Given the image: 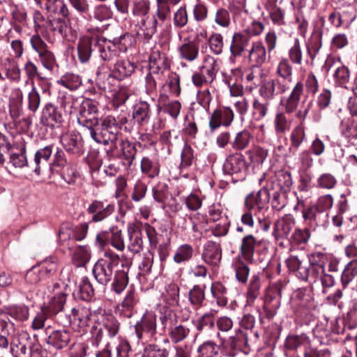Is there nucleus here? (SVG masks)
<instances>
[{"instance_id":"obj_1","label":"nucleus","mask_w":357,"mask_h":357,"mask_svg":"<svg viewBox=\"0 0 357 357\" xmlns=\"http://www.w3.org/2000/svg\"><path fill=\"white\" fill-rule=\"evenodd\" d=\"M119 255L111 250H105L103 255L93 266V275L96 281L107 285L114 278L112 288L116 294H121L128 284V268L116 271L114 275V268L119 263Z\"/></svg>"},{"instance_id":"obj_2","label":"nucleus","mask_w":357,"mask_h":357,"mask_svg":"<svg viewBox=\"0 0 357 357\" xmlns=\"http://www.w3.org/2000/svg\"><path fill=\"white\" fill-rule=\"evenodd\" d=\"M303 93V84L301 82H297L289 94L281 98L280 105L284 112H278L275 117L274 125L277 133H284L290 128V122L287 120L286 114L296 112V117L301 122L304 121L306 119L312 102L303 103L301 108L298 109Z\"/></svg>"},{"instance_id":"obj_3","label":"nucleus","mask_w":357,"mask_h":357,"mask_svg":"<svg viewBox=\"0 0 357 357\" xmlns=\"http://www.w3.org/2000/svg\"><path fill=\"white\" fill-rule=\"evenodd\" d=\"M276 77L265 82L259 88V95L266 100L289 91L293 79V68L289 59L282 58L276 68Z\"/></svg>"},{"instance_id":"obj_4","label":"nucleus","mask_w":357,"mask_h":357,"mask_svg":"<svg viewBox=\"0 0 357 357\" xmlns=\"http://www.w3.org/2000/svg\"><path fill=\"white\" fill-rule=\"evenodd\" d=\"M126 122V119L118 121L114 116H107L100 122L97 121V125L93 126L89 130L90 136L97 143L109 144H115L119 139L121 132V125Z\"/></svg>"},{"instance_id":"obj_5","label":"nucleus","mask_w":357,"mask_h":357,"mask_svg":"<svg viewBox=\"0 0 357 357\" xmlns=\"http://www.w3.org/2000/svg\"><path fill=\"white\" fill-rule=\"evenodd\" d=\"M77 122L79 125L86 127L89 131L97 125L98 113V102L86 98L79 104Z\"/></svg>"},{"instance_id":"obj_6","label":"nucleus","mask_w":357,"mask_h":357,"mask_svg":"<svg viewBox=\"0 0 357 357\" xmlns=\"http://www.w3.org/2000/svg\"><path fill=\"white\" fill-rule=\"evenodd\" d=\"M164 328L169 331V337L174 344L183 341L190 334V328L181 324H177V316L174 312L166 313L160 317Z\"/></svg>"},{"instance_id":"obj_7","label":"nucleus","mask_w":357,"mask_h":357,"mask_svg":"<svg viewBox=\"0 0 357 357\" xmlns=\"http://www.w3.org/2000/svg\"><path fill=\"white\" fill-rule=\"evenodd\" d=\"M30 43L33 50L38 54V59L43 66L52 71L56 63V59L45 42L39 35L35 34L31 37Z\"/></svg>"},{"instance_id":"obj_8","label":"nucleus","mask_w":357,"mask_h":357,"mask_svg":"<svg viewBox=\"0 0 357 357\" xmlns=\"http://www.w3.org/2000/svg\"><path fill=\"white\" fill-rule=\"evenodd\" d=\"M38 350V347L32 345L26 333L15 337L10 344V351L14 357H35Z\"/></svg>"},{"instance_id":"obj_9","label":"nucleus","mask_w":357,"mask_h":357,"mask_svg":"<svg viewBox=\"0 0 357 357\" xmlns=\"http://www.w3.org/2000/svg\"><path fill=\"white\" fill-rule=\"evenodd\" d=\"M129 38L128 34H123L112 41L107 40L105 37L98 35L97 52L103 61H109L116 59L119 55L116 44L121 43Z\"/></svg>"},{"instance_id":"obj_10","label":"nucleus","mask_w":357,"mask_h":357,"mask_svg":"<svg viewBox=\"0 0 357 357\" xmlns=\"http://www.w3.org/2000/svg\"><path fill=\"white\" fill-rule=\"evenodd\" d=\"M170 61L165 53L158 50H153L149 56L150 71L158 75V79L166 78L167 73H169Z\"/></svg>"},{"instance_id":"obj_11","label":"nucleus","mask_w":357,"mask_h":357,"mask_svg":"<svg viewBox=\"0 0 357 357\" xmlns=\"http://www.w3.org/2000/svg\"><path fill=\"white\" fill-rule=\"evenodd\" d=\"M98 34H89L82 36L77 43L78 58L81 63H87L93 52H97Z\"/></svg>"},{"instance_id":"obj_12","label":"nucleus","mask_w":357,"mask_h":357,"mask_svg":"<svg viewBox=\"0 0 357 357\" xmlns=\"http://www.w3.org/2000/svg\"><path fill=\"white\" fill-rule=\"evenodd\" d=\"M234 119L233 110L229 107H220L215 109L209 119V128L213 132L221 126H229Z\"/></svg>"},{"instance_id":"obj_13","label":"nucleus","mask_w":357,"mask_h":357,"mask_svg":"<svg viewBox=\"0 0 357 357\" xmlns=\"http://www.w3.org/2000/svg\"><path fill=\"white\" fill-rule=\"evenodd\" d=\"M114 211V205L106 202L95 199L88 206L86 212L92 215L91 221L101 222L111 215Z\"/></svg>"},{"instance_id":"obj_14","label":"nucleus","mask_w":357,"mask_h":357,"mask_svg":"<svg viewBox=\"0 0 357 357\" xmlns=\"http://www.w3.org/2000/svg\"><path fill=\"white\" fill-rule=\"evenodd\" d=\"M61 142L65 150L71 154L81 155L84 153V142L79 133L66 132L61 135Z\"/></svg>"},{"instance_id":"obj_15","label":"nucleus","mask_w":357,"mask_h":357,"mask_svg":"<svg viewBox=\"0 0 357 357\" xmlns=\"http://www.w3.org/2000/svg\"><path fill=\"white\" fill-rule=\"evenodd\" d=\"M71 316L73 328L78 332H84L89 326L91 316V310L85 306L77 305L72 309Z\"/></svg>"},{"instance_id":"obj_16","label":"nucleus","mask_w":357,"mask_h":357,"mask_svg":"<svg viewBox=\"0 0 357 357\" xmlns=\"http://www.w3.org/2000/svg\"><path fill=\"white\" fill-rule=\"evenodd\" d=\"M202 259L211 266H218L222 259V248L220 244L213 241H208L204 245Z\"/></svg>"},{"instance_id":"obj_17","label":"nucleus","mask_w":357,"mask_h":357,"mask_svg":"<svg viewBox=\"0 0 357 357\" xmlns=\"http://www.w3.org/2000/svg\"><path fill=\"white\" fill-rule=\"evenodd\" d=\"M261 245V241H258L252 234L244 236L241 241L239 252L242 258L249 263H255L254 257L256 249Z\"/></svg>"},{"instance_id":"obj_18","label":"nucleus","mask_w":357,"mask_h":357,"mask_svg":"<svg viewBox=\"0 0 357 357\" xmlns=\"http://www.w3.org/2000/svg\"><path fill=\"white\" fill-rule=\"evenodd\" d=\"M310 340L305 333L289 334L285 339L284 347L286 351L297 352L310 348Z\"/></svg>"},{"instance_id":"obj_19","label":"nucleus","mask_w":357,"mask_h":357,"mask_svg":"<svg viewBox=\"0 0 357 357\" xmlns=\"http://www.w3.org/2000/svg\"><path fill=\"white\" fill-rule=\"evenodd\" d=\"M295 223V219L291 215H285L278 219L274 225L273 235L275 239L288 238Z\"/></svg>"},{"instance_id":"obj_20","label":"nucleus","mask_w":357,"mask_h":357,"mask_svg":"<svg viewBox=\"0 0 357 357\" xmlns=\"http://www.w3.org/2000/svg\"><path fill=\"white\" fill-rule=\"evenodd\" d=\"M250 42V37L243 32H235L229 47L230 54L234 57H239L247 50Z\"/></svg>"},{"instance_id":"obj_21","label":"nucleus","mask_w":357,"mask_h":357,"mask_svg":"<svg viewBox=\"0 0 357 357\" xmlns=\"http://www.w3.org/2000/svg\"><path fill=\"white\" fill-rule=\"evenodd\" d=\"M71 340V333L66 329L52 331L47 338V344L59 350L66 347Z\"/></svg>"},{"instance_id":"obj_22","label":"nucleus","mask_w":357,"mask_h":357,"mask_svg":"<svg viewBox=\"0 0 357 357\" xmlns=\"http://www.w3.org/2000/svg\"><path fill=\"white\" fill-rule=\"evenodd\" d=\"M248 344V334L238 329L234 335L230 336L228 340H223L222 345L229 349V354L234 355L236 351L242 350Z\"/></svg>"},{"instance_id":"obj_23","label":"nucleus","mask_w":357,"mask_h":357,"mask_svg":"<svg viewBox=\"0 0 357 357\" xmlns=\"http://www.w3.org/2000/svg\"><path fill=\"white\" fill-rule=\"evenodd\" d=\"M246 162L243 155L232 154L226 159L223 165L225 174L229 175L238 174L245 169Z\"/></svg>"},{"instance_id":"obj_24","label":"nucleus","mask_w":357,"mask_h":357,"mask_svg":"<svg viewBox=\"0 0 357 357\" xmlns=\"http://www.w3.org/2000/svg\"><path fill=\"white\" fill-rule=\"evenodd\" d=\"M158 25H159V22L155 15L139 19L137 21V34L149 40L155 33Z\"/></svg>"},{"instance_id":"obj_25","label":"nucleus","mask_w":357,"mask_h":357,"mask_svg":"<svg viewBox=\"0 0 357 357\" xmlns=\"http://www.w3.org/2000/svg\"><path fill=\"white\" fill-rule=\"evenodd\" d=\"M138 303V294L135 290H129L120 305L121 313L125 317L130 318L137 312Z\"/></svg>"},{"instance_id":"obj_26","label":"nucleus","mask_w":357,"mask_h":357,"mask_svg":"<svg viewBox=\"0 0 357 357\" xmlns=\"http://www.w3.org/2000/svg\"><path fill=\"white\" fill-rule=\"evenodd\" d=\"M52 146H47L36 152L32 167L37 175H40L41 171L50 165L48 160L52 154Z\"/></svg>"},{"instance_id":"obj_27","label":"nucleus","mask_w":357,"mask_h":357,"mask_svg":"<svg viewBox=\"0 0 357 357\" xmlns=\"http://www.w3.org/2000/svg\"><path fill=\"white\" fill-rule=\"evenodd\" d=\"M266 52L262 42L257 40L252 43L251 48L248 50V59L252 65L261 66L266 61Z\"/></svg>"},{"instance_id":"obj_28","label":"nucleus","mask_w":357,"mask_h":357,"mask_svg":"<svg viewBox=\"0 0 357 357\" xmlns=\"http://www.w3.org/2000/svg\"><path fill=\"white\" fill-rule=\"evenodd\" d=\"M132 116L138 125H147L151 116L150 105L145 101L136 104L133 107Z\"/></svg>"},{"instance_id":"obj_29","label":"nucleus","mask_w":357,"mask_h":357,"mask_svg":"<svg viewBox=\"0 0 357 357\" xmlns=\"http://www.w3.org/2000/svg\"><path fill=\"white\" fill-rule=\"evenodd\" d=\"M129 242L127 245L128 250L132 253L137 254L143 249L142 231L137 227L132 226L128 228Z\"/></svg>"},{"instance_id":"obj_30","label":"nucleus","mask_w":357,"mask_h":357,"mask_svg":"<svg viewBox=\"0 0 357 357\" xmlns=\"http://www.w3.org/2000/svg\"><path fill=\"white\" fill-rule=\"evenodd\" d=\"M156 329V316L152 313L145 314L140 322L136 324L135 331L139 339H142L143 332L153 334Z\"/></svg>"},{"instance_id":"obj_31","label":"nucleus","mask_w":357,"mask_h":357,"mask_svg":"<svg viewBox=\"0 0 357 357\" xmlns=\"http://www.w3.org/2000/svg\"><path fill=\"white\" fill-rule=\"evenodd\" d=\"M164 108V112L168 113L176 119L180 113L181 105L178 100H169L165 94H160L158 100V110L160 112Z\"/></svg>"},{"instance_id":"obj_32","label":"nucleus","mask_w":357,"mask_h":357,"mask_svg":"<svg viewBox=\"0 0 357 357\" xmlns=\"http://www.w3.org/2000/svg\"><path fill=\"white\" fill-rule=\"evenodd\" d=\"M22 102V91L20 89H15L9 100V113L14 121H17L23 113Z\"/></svg>"},{"instance_id":"obj_33","label":"nucleus","mask_w":357,"mask_h":357,"mask_svg":"<svg viewBox=\"0 0 357 357\" xmlns=\"http://www.w3.org/2000/svg\"><path fill=\"white\" fill-rule=\"evenodd\" d=\"M199 70L213 82L218 72L217 60L209 54L205 55Z\"/></svg>"},{"instance_id":"obj_34","label":"nucleus","mask_w":357,"mask_h":357,"mask_svg":"<svg viewBox=\"0 0 357 357\" xmlns=\"http://www.w3.org/2000/svg\"><path fill=\"white\" fill-rule=\"evenodd\" d=\"M43 119L46 121L49 126H55L63 122L62 114L52 103H47L43 109Z\"/></svg>"},{"instance_id":"obj_35","label":"nucleus","mask_w":357,"mask_h":357,"mask_svg":"<svg viewBox=\"0 0 357 357\" xmlns=\"http://www.w3.org/2000/svg\"><path fill=\"white\" fill-rule=\"evenodd\" d=\"M215 312L210 310L205 312L195 321V326L199 333L204 331L214 330L215 326Z\"/></svg>"},{"instance_id":"obj_36","label":"nucleus","mask_w":357,"mask_h":357,"mask_svg":"<svg viewBox=\"0 0 357 357\" xmlns=\"http://www.w3.org/2000/svg\"><path fill=\"white\" fill-rule=\"evenodd\" d=\"M199 50V44L195 41L184 43L178 47L180 56L188 61H193L197 59Z\"/></svg>"},{"instance_id":"obj_37","label":"nucleus","mask_w":357,"mask_h":357,"mask_svg":"<svg viewBox=\"0 0 357 357\" xmlns=\"http://www.w3.org/2000/svg\"><path fill=\"white\" fill-rule=\"evenodd\" d=\"M302 217L310 224L319 225L328 214H323L314 204L302 208Z\"/></svg>"},{"instance_id":"obj_38","label":"nucleus","mask_w":357,"mask_h":357,"mask_svg":"<svg viewBox=\"0 0 357 357\" xmlns=\"http://www.w3.org/2000/svg\"><path fill=\"white\" fill-rule=\"evenodd\" d=\"M357 276V259L350 261L344 267L341 275V286L347 289L349 284Z\"/></svg>"},{"instance_id":"obj_39","label":"nucleus","mask_w":357,"mask_h":357,"mask_svg":"<svg viewBox=\"0 0 357 357\" xmlns=\"http://www.w3.org/2000/svg\"><path fill=\"white\" fill-rule=\"evenodd\" d=\"M326 272L324 267L307 266L305 268H301L299 273V278L308 281L310 283L316 282Z\"/></svg>"},{"instance_id":"obj_40","label":"nucleus","mask_w":357,"mask_h":357,"mask_svg":"<svg viewBox=\"0 0 357 357\" xmlns=\"http://www.w3.org/2000/svg\"><path fill=\"white\" fill-rule=\"evenodd\" d=\"M281 290L282 287L279 283H274L269 285L266 291L264 303H269L274 302L272 307L274 309L278 308L280 304Z\"/></svg>"},{"instance_id":"obj_41","label":"nucleus","mask_w":357,"mask_h":357,"mask_svg":"<svg viewBox=\"0 0 357 357\" xmlns=\"http://www.w3.org/2000/svg\"><path fill=\"white\" fill-rule=\"evenodd\" d=\"M194 255V248L190 244H183L178 247L174 255V261L181 264L191 260Z\"/></svg>"},{"instance_id":"obj_42","label":"nucleus","mask_w":357,"mask_h":357,"mask_svg":"<svg viewBox=\"0 0 357 357\" xmlns=\"http://www.w3.org/2000/svg\"><path fill=\"white\" fill-rule=\"evenodd\" d=\"M135 68L134 63L129 60H120L116 63L114 73L117 79H122L130 76L135 71Z\"/></svg>"},{"instance_id":"obj_43","label":"nucleus","mask_w":357,"mask_h":357,"mask_svg":"<svg viewBox=\"0 0 357 357\" xmlns=\"http://www.w3.org/2000/svg\"><path fill=\"white\" fill-rule=\"evenodd\" d=\"M57 83L69 90L74 91L82 85V78L77 74L66 73L60 77Z\"/></svg>"},{"instance_id":"obj_44","label":"nucleus","mask_w":357,"mask_h":357,"mask_svg":"<svg viewBox=\"0 0 357 357\" xmlns=\"http://www.w3.org/2000/svg\"><path fill=\"white\" fill-rule=\"evenodd\" d=\"M261 283L258 275H252L246 292L247 303L252 304L259 296L260 293Z\"/></svg>"},{"instance_id":"obj_45","label":"nucleus","mask_w":357,"mask_h":357,"mask_svg":"<svg viewBox=\"0 0 357 357\" xmlns=\"http://www.w3.org/2000/svg\"><path fill=\"white\" fill-rule=\"evenodd\" d=\"M205 287L204 285L202 288L197 284L193 286L188 292L189 301L195 308H199L203 305V303L205 300Z\"/></svg>"},{"instance_id":"obj_46","label":"nucleus","mask_w":357,"mask_h":357,"mask_svg":"<svg viewBox=\"0 0 357 357\" xmlns=\"http://www.w3.org/2000/svg\"><path fill=\"white\" fill-rule=\"evenodd\" d=\"M137 150L135 146L128 140H121L120 143L119 157H123L129 165H132L135 158Z\"/></svg>"},{"instance_id":"obj_47","label":"nucleus","mask_w":357,"mask_h":357,"mask_svg":"<svg viewBox=\"0 0 357 357\" xmlns=\"http://www.w3.org/2000/svg\"><path fill=\"white\" fill-rule=\"evenodd\" d=\"M220 346L211 340L204 342L197 349L199 357H215L220 351Z\"/></svg>"},{"instance_id":"obj_48","label":"nucleus","mask_w":357,"mask_h":357,"mask_svg":"<svg viewBox=\"0 0 357 357\" xmlns=\"http://www.w3.org/2000/svg\"><path fill=\"white\" fill-rule=\"evenodd\" d=\"M263 192H266L268 197H270V192L266 188L259 190L257 194L251 192L246 196L244 201V206L246 210L252 211L255 206H257L259 210L263 208V206H261V195Z\"/></svg>"},{"instance_id":"obj_49","label":"nucleus","mask_w":357,"mask_h":357,"mask_svg":"<svg viewBox=\"0 0 357 357\" xmlns=\"http://www.w3.org/2000/svg\"><path fill=\"white\" fill-rule=\"evenodd\" d=\"M66 301V294L59 293L56 295L47 306L43 307L50 315L56 314L63 308Z\"/></svg>"},{"instance_id":"obj_50","label":"nucleus","mask_w":357,"mask_h":357,"mask_svg":"<svg viewBox=\"0 0 357 357\" xmlns=\"http://www.w3.org/2000/svg\"><path fill=\"white\" fill-rule=\"evenodd\" d=\"M109 244L117 251L123 252L126 245L121 229L117 227L110 228Z\"/></svg>"},{"instance_id":"obj_51","label":"nucleus","mask_w":357,"mask_h":357,"mask_svg":"<svg viewBox=\"0 0 357 357\" xmlns=\"http://www.w3.org/2000/svg\"><path fill=\"white\" fill-rule=\"evenodd\" d=\"M226 291L225 287L220 282L212 284L211 287V294L220 307H224L227 303V298L225 295Z\"/></svg>"},{"instance_id":"obj_52","label":"nucleus","mask_w":357,"mask_h":357,"mask_svg":"<svg viewBox=\"0 0 357 357\" xmlns=\"http://www.w3.org/2000/svg\"><path fill=\"white\" fill-rule=\"evenodd\" d=\"M251 138L252 136L248 130H242L236 135L231 146L235 150H244L248 146Z\"/></svg>"},{"instance_id":"obj_53","label":"nucleus","mask_w":357,"mask_h":357,"mask_svg":"<svg viewBox=\"0 0 357 357\" xmlns=\"http://www.w3.org/2000/svg\"><path fill=\"white\" fill-rule=\"evenodd\" d=\"M337 180L331 173H323L317 178V187L324 190H332L335 188Z\"/></svg>"},{"instance_id":"obj_54","label":"nucleus","mask_w":357,"mask_h":357,"mask_svg":"<svg viewBox=\"0 0 357 357\" xmlns=\"http://www.w3.org/2000/svg\"><path fill=\"white\" fill-rule=\"evenodd\" d=\"M141 170L150 178H155L159 174L160 165L153 162L149 158L144 157L141 160Z\"/></svg>"},{"instance_id":"obj_55","label":"nucleus","mask_w":357,"mask_h":357,"mask_svg":"<svg viewBox=\"0 0 357 357\" xmlns=\"http://www.w3.org/2000/svg\"><path fill=\"white\" fill-rule=\"evenodd\" d=\"M351 73L349 69L345 66H341L336 68L333 74V77L336 83L344 87L349 86Z\"/></svg>"},{"instance_id":"obj_56","label":"nucleus","mask_w":357,"mask_h":357,"mask_svg":"<svg viewBox=\"0 0 357 357\" xmlns=\"http://www.w3.org/2000/svg\"><path fill=\"white\" fill-rule=\"evenodd\" d=\"M310 238V231L307 228H296L289 238L292 244H305Z\"/></svg>"},{"instance_id":"obj_57","label":"nucleus","mask_w":357,"mask_h":357,"mask_svg":"<svg viewBox=\"0 0 357 357\" xmlns=\"http://www.w3.org/2000/svg\"><path fill=\"white\" fill-rule=\"evenodd\" d=\"M208 45L211 51L215 55L220 54L223 51V36L219 33H213L208 38Z\"/></svg>"},{"instance_id":"obj_58","label":"nucleus","mask_w":357,"mask_h":357,"mask_svg":"<svg viewBox=\"0 0 357 357\" xmlns=\"http://www.w3.org/2000/svg\"><path fill=\"white\" fill-rule=\"evenodd\" d=\"M6 313L17 320L24 321L29 317V308L25 305H11L6 308Z\"/></svg>"},{"instance_id":"obj_59","label":"nucleus","mask_w":357,"mask_h":357,"mask_svg":"<svg viewBox=\"0 0 357 357\" xmlns=\"http://www.w3.org/2000/svg\"><path fill=\"white\" fill-rule=\"evenodd\" d=\"M94 296V290L87 278H83L79 285V296L84 301H90Z\"/></svg>"},{"instance_id":"obj_60","label":"nucleus","mask_w":357,"mask_h":357,"mask_svg":"<svg viewBox=\"0 0 357 357\" xmlns=\"http://www.w3.org/2000/svg\"><path fill=\"white\" fill-rule=\"evenodd\" d=\"M288 56L289 62L296 65H301L303 60V52L298 39H296L294 45L288 51Z\"/></svg>"},{"instance_id":"obj_61","label":"nucleus","mask_w":357,"mask_h":357,"mask_svg":"<svg viewBox=\"0 0 357 357\" xmlns=\"http://www.w3.org/2000/svg\"><path fill=\"white\" fill-rule=\"evenodd\" d=\"M214 21L220 26L227 28L231 23L229 12L225 8H219L215 13Z\"/></svg>"},{"instance_id":"obj_62","label":"nucleus","mask_w":357,"mask_h":357,"mask_svg":"<svg viewBox=\"0 0 357 357\" xmlns=\"http://www.w3.org/2000/svg\"><path fill=\"white\" fill-rule=\"evenodd\" d=\"M119 322L112 315H107L103 321V327L107 331L110 337H114L119 330Z\"/></svg>"},{"instance_id":"obj_63","label":"nucleus","mask_w":357,"mask_h":357,"mask_svg":"<svg viewBox=\"0 0 357 357\" xmlns=\"http://www.w3.org/2000/svg\"><path fill=\"white\" fill-rule=\"evenodd\" d=\"M168 354L166 349L156 344H149L144 348L142 357H167Z\"/></svg>"},{"instance_id":"obj_64","label":"nucleus","mask_w":357,"mask_h":357,"mask_svg":"<svg viewBox=\"0 0 357 357\" xmlns=\"http://www.w3.org/2000/svg\"><path fill=\"white\" fill-rule=\"evenodd\" d=\"M341 132L347 138L355 137L357 135V124L354 125L352 119H344L341 123Z\"/></svg>"}]
</instances>
